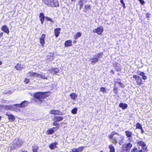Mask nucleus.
Here are the masks:
<instances>
[{
  "label": "nucleus",
  "instance_id": "60",
  "mask_svg": "<svg viewBox=\"0 0 152 152\" xmlns=\"http://www.w3.org/2000/svg\"><path fill=\"white\" fill-rule=\"evenodd\" d=\"M87 2V0H86L85 2V3H86Z\"/></svg>",
  "mask_w": 152,
  "mask_h": 152
},
{
  "label": "nucleus",
  "instance_id": "30",
  "mask_svg": "<svg viewBox=\"0 0 152 152\" xmlns=\"http://www.w3.org/2000/svg\"><path fill=\"white\" fill-rule=\"evenodd\" d=\"M32 148L33 152H39V147L37 145L32 146Z\"/></svg>",
  "mask_w": 152,
  "mask_h": 152
},
{
  "label": "nucleus",
  "instance_id": "36",
  "mask_svg": "<svg viewBox=\"0 0 152 152\" xmlns=\"http://www.w3.org/2000/svg\"><path fill=\"white\" fill-rule=\"evenodd\" d=\"M84 148V146L79 147L78 148H76V152H81L83 150Z\"/></svg>",
  "mask_w": 152,
  "mask_h": 152
},
{
  "label": "nucleus",
  "instance_id": "45",
  "mask_svg": "<svg viewBox=\"0 0 152 152\" xmlns=\"http://www.w3.org/2000/svg\"><path fill=\"white\" fill-rule=\"evenodd\" d=\"M29 82V80L28 79L26 78L24 80V82L26 84L28 83Z\"/></svg>",
  "mask_w": 152,
  "mask_h": 152
},
{
  "label": "nucleus",
  "instance_id": "12",
  "mask_svg": "<svg viewBox=\"0 0 152 152\" xmlns=\"http://www.w3.org/2000/svg\"><path fill=\"white\" fill-rule=\"evenodd\" d=\"M5 115L8 116V118L10 121H14L15 120V118L14 115L9 114L8 112L6 113Z\"/></svg>",
  "mask_w": 152,
  "mask_h": 152
},
{
  "label": "nucleus",
  "instance_id": "13",
  "mask_svg": "<svg viewBox=\"0 0 152 152\" xmlns=\"http://www.w3.org/2000/svg\"><path fill=\"white\" fill-rule=\"evenodd\" d=\"M28 74L29 75L28 76L31 77H38L39 75V74L36 72H33L32 71L28 72Z\"/></svg>",
  "mask_w": 152,
  "mask_h": 152
},
{
  "label": "nucleus",
  "instance_id": "27",
  "mask_svg": "<svg viewBox=\"0 0 152 152\" xmlns=\"http://www.w3.org/2000/svg\"><path fill=\"white\" fill-rule=\"evenodd\" d=\"M70 96L71 98L73 100H76V99L77 97V95L75 93H72L70 94Z\"/></svg>",
  "mask_w": 152,
  "mask_h": 152
},
{
  "label": "nucleus",
  "instance_id": "16",
  "mask_svg": "<svg viewBox=\"0 0 152 152\" xmlns=\"http://www.w3.org/2000/svg\"><path fill=\"white\" fill-rule=\"evenodd\" d=\"M1 29L2 31L7 34H9L10 32V30L9 28L7 27V26L6 25L3 26H2Z\"/></svg>",
  "mask_w": 152,
  "mask_h": 152
},
{
  "label": "nucleus",
  "instance_id": "33",
  "mask_svg": "<svg viewBox=\"0 0 152 152\" xmlns=\"http://www.w3.org/2000/svg\"><path fill=\"white\" fill-rule=\"evenodd\" d=\"M109 148L110 149L109 152H115V149L114 147L112 144H111L109 146Z\"/></svg>",
  "mask_w": 152,
  "mask_h": 152
},
{
  "label": "nucleus",
  "instance_id": "26",
  "mask_svg": "<svg viewBox=\"0 0 152 152\" xmlns=\"http://www.w3.org/2000/svg\"><path fill=\"white\" fill-rule=\"evenodd\" d=\"M132 146V144L130 142H129L127 144L125 147L126 151H129Z\"/></svg>",
  "mask_w": 152,
  "mask_h": 152
},
{
  "label": "nucleus",
  "instance_id": "5",
  "mask_svg": "<svg viewBox=\"0 0 152 152\" xmlns=\"http://www.w3.org/2000/svg\"><path fill=\"white\" fill-rule=\"evenodd\" d=\"M137 144L139 146L142 147V149L140 150H142V151L144 152H147L148 151L147 147L143 142L142 141H139L137 142Z\"/></svg>",
  "mask_w": 152,
  "mask_h": 152
},
{
  "label": "nucleus",
  "instance_id": "14",
  "mask_svg": "<svg viewBox=\"0 0 152 152\" xmlns=\"http://www.w3.org/2000/svg\"><path fill=\"white\" fill-rule=\"evenodd\" d=\"M55 127H53L48 129L47 131V134L48 135L51 134H53L55 132L57 131V129H56Z\"/></svg>",
  "mask_w": 152,
  "mask_h": 152
},
{
  "label": "nucleus",
  "instance_id": "23",
  "mask_svg": "<svg viewBox=\"0 0 152 152\" xmlns=\"http://www.w3.org/2000/svg\"><path fill=\"white\" fill-rule=\"evenodd\" d=\"M84 1L83 0H80L78 1V3L77 4V5H78L79 6V9L81 10L84 6Z\"/></svg>",
  "mask_w": 152,
  "mask_h": 152
},
{
  "label": "nucleus",
  "instance_id": "47",
  "mask_svg": "<svg viewBox=\"0 0 152 152\" xmlns=\"http://www.w3.org/2000/svg\"><path fill=\"white\" fill-rule=\"evenodd\" d=\"M150 14L148 13H147L146 14V18H149V15Z\"/></svg>",
  "mask_w": 152,
  "mask_h": 152
},
{
  "label": "nucleus",
  "instance_id": "4",
  "mask_svg": "<svg viewBox=\"0 0 152 152\" xmlns=\"http://www.w3.org/2000/svg\"><path fill=\"white\" fill-rule=\"evenodd\" d=\"M114 134H118L117 132L111 133L108 136V137L112 143L116 145L118 142V139L117 137H114Z\"/></svg>",
  "mask_w": 152,
  "mask_h": 152
},
{
  "label": "nucleus",
  "instance_id": "42",
  "mask_svg": "<svg viewBox=\"0 0 152 152\" xmlns=\"http://www.w3.org/2000/svg\"><path fill=\"white\" fill-rule=\"evenodd\" d=\"M45 18L47 21H50L52 23H54V21L52 19L48 17H46Z\"/></svg>",
  "mask_w": 152,
  "mask_h": 152
},
{
  "label": "nucleus",
  "instance_id": "8",
  "mask_svg": "<svg viewBox=\"0 0 152 152\" xmlns=\"http://www.w3.org/2000/svg\"><path fill=\"white\" fill-rule=\"evenodd\" d=\"M23 141L20 140L19 139H18L16 143L15 144L14 143L12 144L13 146L12 149H14L15 148V144H16L17 147H21L23 144Z\"/></svg>",
  "mask_w": 152,
  "mask_h": 152
},
{
  "label": "nucleus",
  "instance_id": "21",
  "mask_svg": "<svg viewBox=\"0 0 152 152\" xmlns=\"http://www.w3.org/2000/svg\"><path fill=\"white\" fill-rule=\"evenodd\" d=\"M63 119V118L62 117L56 116L54 117L53 121H62Z\"/></svg>",
  "mask_w": 152,
  "mask_h": 152
},
{
  "label": "nucleus",
  "instance_id": "11",
  "mask_svg": "<svg viewBox=\"0 0 152 152\" xmlns=\"http://www.w3.org/2000/svg\"><path fill=\"white\" fill-rule=\"evenodd\" d=\"M46 35L45 34H43L42 35L41 37L39 38V42L42 46H44L45 44V39Z\"/></svg>",
  "mask_w": 152,
  "mask_h": 152
},
{
  "label": "nucleus",
  "instance_id": "57",
  "mask_svg": "<svg viewBox=\"0 0 152 152\" xmlns=\"http://www.w3.org/2000/svg\"><path fill=\"white\" fill-rule=\"evenodd\" d=\"M2 62L1 61H0V65H2Z\"/></svg>",
  "mask_w": 152,
  "mask_h": 152
},
{
  "label": "nucleus",
  "instance_id": "58",
  "mask_svg": "<svg viewBox=\"0 0 152 152\" xmlns=\"http://www.w3.org/2000/svg\"><path fill=\"white\" fill-rule=\"evenodd\" d=\"M76 0H71L72 2H75Z\"/></svg>",
  "mask_w": 152,
  "mask_h": 152
},
{
  "label": "nucleus",
  "instance_id": "44",
  "mask_svg": "<svg viewBox=\"0 0 152 152\" xmlns=\"http://www.w3.org/2000/svg\"><path fill=\"white\" fill-rule=\"evenodd\" d=\"M39 77L40 76V78L44 79H47V77H46L44 75H40L39 74Z\"/></svg>",
  "mask_w": 152,
  "mask_h": 152
},
{
  "label": "nucleus",
  "instance_id": "3",
  "mask_svg": "<svg viewBox=\"0 0 152 152\" xmlns=\"http://www.w3.org/2000/svg\"><path fill=\"white\" fill-rule=\"evenodd\" d=\"M103 55V53L102 52L97 54L96 55L94 56V57H93L90 59L91 64H94L97 62L99 59L102 58Z\"/></svg>",
  "mask_w": 152,
  "mask_h": 152
},
{
  "label": "nucleus",
  "instance_id": "10",
  "mask_svg": "<svg viewBox=\"0 0 152 152\" xmlns=\"http://www.w3.org/2000/svg\"><path fill=\"white\" fill-rule=\"evenodd\" d=\"M50 114L54 115H63L62 112L60 111L59 110H52L50 111Z\"/></svg>",
  "mask_w": 152,
  "mask_h": 152
},
{
  "label": "nucleus",
  "instance_id": "54",
  "mask_svg": "<svg viewBox=\"0 0 152 152\" xmlns=\"http://www.w3.org/2000/svg\"><path fill=\"white\" fill-rule=\"evenodd\" d=\"M20 152H27V151L26 150H22Z\"/></svg>",
  "mask_w": 152,
  "mask_h": 152
},
{
  "label": "nucleus",
  "instance_id": "34",
  "mask_svg": "<svg viewBox=\"0 0 152 152\" xmlns=\"http://www.w3.org/2000/svg\"><path fill=\"white\" fill-rule=\"evenodd\" d=\"M81 36V33L80 32H78L76 33V34L74 35V38L75 39H77L78 38L80 37Z\"/></svg>",
  "mask_w": 152,
  "mask_h": 152
},
{
  "label": "nucleus",
  "instance_id": "55",
  "mask_svg": "<svg viewBox=\"0 0 152 152\" xmlns=\"http://www.w3.org/2000/svg\"><path fill=\"white\" fill-rule=\"evenodd\" d=\"M138 152H144V151H142V150H139Z\"/></svg>",
  "mask_w": 152,
  "mask_h": 152
},
{
  "label": "nucleus",
  "instance_id": "41",
  "mask_svg": "<svg viewBox=\"0 0 152 152\" xmlns=\"http://www.w3.org/2000/svg\"><path fill=\"white\" fill-rule=\"evenodd\" d=\"M138 151L137 147H134L132 149L130 152H138Z\"/></svg>",
  "mask_w": 152,
  "mask_h": 152
},
{
  "label": "nucleus",
  "instance_id": "19",
  "mask_svg": "<svg viewBox=\"0 0 152 152\" xmlns=\"http://www.w3.org/2000/svg\"><path fill=\"white\" fill-rule=\"evenodd\" d=\"M72 41L70 39L66 41L64 43L65 47H68L72 45Z\"/></svg>",
  "mask_w": 152,
  "mask_h": 152
},
{
  "label": "nucleus",
  "instance_id": "24",
  "mask_svg": "<svg viewBox=\"0 0 152 152\" xmlns=\"http://www.w3.org/2000/svg\"><path fill=\"white\" fill-rule=\"evenodd\" d=\"M51 73L53 74H55L59 72V70L57 68H53L50 69L49 70Z\"/></svg>",
  "mask_w": 152,
  "mask_h": 152
},
{
  "label": "nucleus",
  "instance_id": "22",
  "mask_svg": "<svg viewBox=\"0 0 152 152\" xmlns=\"http://www.w3.org/2000/svg\"><path fill=\"white\" fill-rule=\"evenodd\" d=\"M125 134L127 137L129 138L130 137H132V132L128 130L125 131Z\"/></svg>",
  "mask_w": 152,
  "mask_h": 152
},
{
  "label": "nucleus",
  "instance_id": "39",
  "mask_svg": "<svg viewBox=\"0 0 152 152\" xmlns=\"http://www.w3.org/2000/svg\"><path fill=\"white\" fill-rule=\"evenodd\" d=\"M142 125L139 123H137L136 124V129H140L142 128Z\"/></svg>",
  "mask_w": 152,
  "mask_h": 152
},
{
  "label": "nucleus",
  "instance_id": "64",
  "mask_svg": "<svg viewBox=\"0 0 152 152\" xmlns=\"http://www.w3.org/2000/svg\"><path fill=\"white\" fill-rule=\"evenodd\" d=\"M122 152V151H121V152Z\"/></svg>",
  "mask_w": 152,
  "mask_h": 152
},
{
  "label": "nucleus",
  "instance_id": "6",
  "mask_svg": "<svg viewBox=\"0 0 152 152\" xmlns=\"http://www.w3.org/2000/svg\"><path fill=\"white\" fill-rule=\"evenodd\" d=\"M133 77L135 79L136 82L138 85L140 86L143 84L142 79L139 76L134 75H133Z\"/></svg>",
  "mask_w": 152,
  "mask_h": 152
},
{
  "label": "nucleus",
  "instance_id": "7",
  "mask_svg": "<svg viewBox=\"0 0 152 152\" xmlns=\"http://www.w3.org/2000/svg\"><path fill=\"white\" fill-rule=\"evenodd\" d=\"M103 31V28L102 27L100 26L94 29L93 31V32L96 33L98 35H101Z\"/></svg>",
  "mask_w": 152,
  "mask_h": 152
},
{
  "label": "nucleus",
  "instance_id": "9",
  "mask_svg": "<svg viewBox=\"0 0 152 152\" xmlns=\"http://www.w3.org/2000/svg\"><path fill=\"white\" fill-rule=\"evenodd\" d=\"M28 102L26 101H24L22 102L20 104H15L14 106L18 107H24L26 106L28 104Z\"/></svg>",
  "mask_w": 152,
  "mask_h": 152
},
{
  "label": "nucleus",
  "instance_id": "53",
  "mask_svg": "<svg viewBox=\"0 0 152 152\" xmlns=\"http://www.w3.org/2000/svg\"><path fill=\"white\" fill-rule=\"evenodd\" d=\"M120 2L121 3H122V4H124V0H120Z\"/></svg>",
  "mask_w": 152,
  "mask_h": 152
},
{
  "label": "nucleus",
  "instance_id": "32",
  "mask_svg": "<svg viewBox=\"0 0 152 152\" xmlns=\"http://www.w3.org/2000/svg\"><path fill=\"white\" fill-rule=\"evenodd\" d=\"M114 86H116V85L118 83L120 86L121 87L124 88V85L121 82H118L117 81L115 80L114 81Z\"/></svg>",
  "mask_w": 152,
  "mask_h": 152
},
{
  "label": "nucleus",
  "instance_id": "43",
  "mask_svg": "<svg viewBox=\"0 0 152 152\" xmlns=\"http://www.w3.org/2000/svg\"><path fill=\"white\" fill-rule=\"evenodd\" d=\"M100 90L103 93H105L106 92L105 88L103 87H101L100 88Z\"/></svg>",
  "mask_w": 152,
  "mask_h": 152
},
{
  "label": "nucleus",
  "instance_id": "40",
  "mask_svg": "<svg viewBox=\"0 0 152 152\" xmlns=\"http://www.w3.org/2000/svg\"><path fill=\"white\" fill-rule=\"evenodd\" d=\"M118 87H117L116 86H114L113 88V91L114 93L115 94H117L118 93Z\"/></svg>",
  "mask_w": 152,
  "mask_h": 152
},
{
  "label": "nucleus",
  "instance_id": "31",
  "mask_svg": "<svg viewBox=\"0 0 152 152\" xmlns=\"http://www.w3.org/2000/svg\"><path fill=\"white\" fill-rule=\"evenodd\" d=\"M15 68L17 70L20 71L22 69L21 65L19 63L17 64L15 66Z\"/></svg>",
  "mask_w": 152,
  "mask_h": 152
},
{
  "label": "nucleus",
  "instance_id": "62",
  "mask_svg": "<svg viewBox=\"0 0 152 152\" xmlns=\"http://www.w3.org/2000/svg\"><path fill=\"white\" fill-rule=\"evenodd\" d=\"M120 142H121V141H120V142H119V143H120Z\"/></svg>",
  "mask_w": 152,
  "mask_h": 152
},
{
  "label": "nucleus",
  "instance_id": "15",
  "mask_svg": "<svg viewBox=\"0 0 152 152\" xmlns=\"http://www.w3.org/2000/svg\"><path fill=\"white\" fill-rule=\"evenodd\" d=\"M113 66L116 71L118 72L121 70V66L119 64L115 63L113 64Z\"/></svg>",
  "mask_w": 152,
  "mask_h": 152
},
{
  "label": "nucleus",
  "instance_id": "18",
  "mask_svg": "<svg viewBox=\"0 0 152 152\" xmlns=\"http://www.w3.org/2000/svg\"><path fill=\"white\" fill-rule=\"evenodd\" d=\"M61 28H56L54 29V32L55 37H57L59 36L60 34V31H61Z\"/></svg>",
  "mask_w": 152,
  "mask_h": 152
},
{
  "label": "nucleus",
  "instance_id": "49",
  "mask_svg": "<svg viewBox=\"0 0 152 152\" xmlns=\"http://www.w3.org/2000/svg\"><path fill=\"white\" fill-rule=\"evenodd\" d=\"M3 33L1 32L0 33V37H1L3 36Z\"/></svg>",
  "mask_w": 152,
  "mask_h": 152
},
{
  "label": "nucleus",
  "instance_id": "25",
  "mask_svg": "<svg viewBox=\"0 0 152 152\" xmlns=\"http://www.w3.org/2000/svg\"><path fill=\"white\" fill-rule=\"evenodd\" d=\"M119 106L123 110L126 109L128 107V105L127 104L123 103H120Z\"/></svg>",
  "mask_w": 152,
  "mask_h": 152
},
{
  "label": "nucleus",
  "instance_id": "50",
  "mask_svg": "<svg viewBox=\"0 0 152 152\" xmlns=\"http://www.w3.org/2000/svg\"><path fill=\"white\" fill-rule=\"evenodd\" d=\"M123 4V8L125 9L126 8V6L125 5V3H124V4Z\"/></svg>",
  "mask_w": 152,
  "mask_h": 152
},
{
  "label": "nucleus",
  "instance_id": "63",
  "mask_svg": "<svg viewBox=\"0 0 152 152\" xmlns=\"http://www.w3.org/2000/svg\"><path fill=\"white\" fill-rule=\"evenodd\" d=\"M11 149H12V147H11Z\"/></svg>",
  "mask_w": 152,
  "mask_h": 152
},
{
  "label": "nucleus",
  "instance_id": "2",
  "mask_svg": "<svg viewBox=\"0 0 152 152\" xmlns=\"http://www.w3.org/2000/svg\"><path fill=\"white\" fill-rule=\"evenodd\" d=\"M43 3L46 5L51 7H56L59 6L57 0H42Z\"/></svg>",
  "mask_w": 152,
  "mask_h": 152
},
{
  "label": "nucleus",
  "instance_id": "28",
  "mask_svg": "<svg viewBox=\"0 0 152 152\" xmlns=\"http://www.w3.org/2000/svg\"><path fill=\"white\" fill-rule=\"evenodd\" d=\"M91 6L90 5H85L84 6V8L83 10V11L85 12H87L88 10H90L91 9Z\"/></svg>",
  "mask_w": 152,
  "mask_h": 152
},
{
  "label": "nucleus",
  "instance_id": "38",
  "mask_svg": "<svg viewBox=\"0 0 152 152\" xmlns=\"http://www.w3.org/2000/svg\"><path fill=\"white\" fill-rule=\"evenodd\" d=\"M77 107H75L72 109L71 110V113L73 114H75L77 113Z\"/></svg>",
  "mask_w": 152,
  "mask_h": 152
},
{
  "label": "nucleus",
  "instance_id": "46",
  "mask_svg": "<svg viewBox=\"0 0 152 152\" xmlns=\"http://www.w3.org/2000/svg\"><path fill=\"white\" fill-rule=\"evenodd\" d=\"M138 1L140 2V4L142 5L145 4L144 0H138Z\"/></svg>",
  "mask_w": 152,
  "mask_h": 152
},
{
  "label": "nucleus",
  "instance_id": "52",
  "mask_svg": "<svg viewBox=\"0 0 152 152\" xmlns=\"http://www.w3.org/2000/svg\"><path fill=\"white\" fill-rule=\"evenodd\" d=\"M48 57H49V58H47V60L50 61V60H49V59H50V58L51 57V56H48Z\"/></svg>",
  "mask_w": 152,
  "mask_h": 152
},
{
  "label": "nucleus",
  "instance_id": "20",
  "mask_svg": "<svg viewBox=\"0 0 152 152\" xmlns=\"http://www.w3.org/2000/svg\"><path fill=\"white\" fill-rule=\"evenodd\" d=\"M57 142H54L53 143L50 144L49 147L50 149L51 150L54 149L56 148L57 147Z\"/></svg>",
  "mask_w": 152,
  "mask_h": 152
},
{
  "label": "nucleus",
  "instance_id": "35",
  "mask_svg": "<svg viewBox=\"0 0 152 152\" xmlns=\"http://www.w3.org/2000/svg\"><path fill=\"white\" fill-rule=\"evenodd\" d=\"M5 110H12L13 109V107L10 105H5L4 107Z\"/></svg>",
  "mask_w": 152,
  "mask_h": 152
},
{
  "label": "nucleus",
  "instance_id": "37",
  "mask_svg": "<svg viewBox=\"0 0 152 152\" xmlns=\"http://www.w3.org/2000/svg\"><path fill=\"white\" fill-rule=\"evenodd\" d=\"M57 121H54L53 123V125L56 126V129H58L60 127V124L56 122Z\"/></svg>",
  "mask_w": 152,
  "mask_h": 152
},
{
  "label": "nucleus",
  "instance_id": "59",
  "mask_svg": "<svg viewBox=\"0 0 152 152\" xmlns=\"http://www.w3.org/2000/svg\"><path fill=\"white\" fill-rule=\"evenodd\" d=\"M1 117L0 116V121L1 120Z\"/></svg>",
  "mask_w": 152,
  "mask_h": 152
},
{
  "label": "nucleus",
  "instance_id": "1",
  "mask_svg": "<svg viewBox=\"0 0 152 152\" xmlns=\"http://www.w3.org/2000/svg\"><path fill=\"white\" fill-rule=\"evenodd\" d=\"M50 92H37L34 94V96L40 102H42L43 99L50 96Z\"/></svg>",
  "mask_w": 152,
  "mask_h": 152
},
{
  "label": "nucleus",
  "instance_id": "48",
  "mask_svg": "<svg viewBox=\"0 0 152 152\" xmlns=\"http://www.w3.org/2000/svg\"><path fill=\"white\" fill-rule=\"evenodd\" d=\"M140 129L141 130V132L142 134H143V133H144V130H143V129H142V127L141 128V129Z\"/></svg>",
  "mask_w": 152,
  "mask_h": 152
},
{
  "label": "nucleus",
  "instance_id": "29",
  "mask_svg": "<svg viewBox=\"0 0 152 152\" xmlns=\"http://www.w3.org/2000/svg\"><path fill=\"white\" fill-rule=\"evenodd\" d=\"M140 73L138 75H140L142 76V79L143 80H145L147 79V77L145 75V73L139 71Z\"/></svg>",
  "mask_w": 152,
  "mask_h": 152
},
{
  "label": "nucleus",
  "instance_id": "17",
  "mask_svg": "<svg viewBox=\"0 0 152 152\" xmlns=\"http://www.w3.org/2000/svg\"><path fill=\"white\" fill-rule=\"evenodd\" d=\"M45 18V17L43 13L42 12L39 14V20L40 21L41 23L42 24L44 23Z\"/></svg>",
  "mask_w": 152,
  "mask_h": 152
},
{
  "label": "nucleus",
  "instance_id": "61",
  "mask_svg": "<svg viewBox=\"0 0 152 152\" xmlns=\"http://www.w3.org/2000/svg\"><path fill=\"white\" fill-rule=\"evenodd\" d=\"M126 152H129V151H126Z\"/></svg>",
  "mask_w": 152,
  "mask_h": 152
},
{
  "label": "nucleus",
  "instance_id": "56",
  "mask_svg": "<svg viewBox=\"0 0 152 152\" xmlns=\"http://www.w3.org/2000/svg\"><path fill=\"white\" fill-rule=\"evenodd\" d=\"M73 43H76L77 42V41L75 40H74L73 41Z\"/></svg>",
  "mask_w": 152,
  "mask_h": 152
},
{
  "label": "nucleus",
  "instance_id": "51",
  "mask_svg": "<svg viewBox=\"0 0 152 152\" xmlns=\"http://www.w3.org/2000/svg\"><path fill=\"white\" fill-rule=\"evenodd\" d=\"M110 72H111L113 74H115L114 72V71H113V69H111L110 70Z\"/></svg>",
  "mask_w": 152,
  "mask_h": 152
}]
</instances>
